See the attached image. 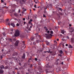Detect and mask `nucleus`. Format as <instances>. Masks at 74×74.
Returning <instances> with one entry per match:
<instances>
[{
	"label": "nucleus",
	"mask_w": 74,
	"mask_h": 74,
	"mask_svg": "<svg viewBox=\"0 0 74 74\" xmlns=\"http://www.w3.org/2000/svg\"><path fill=\"white\" fill-rule=\"evenodd\" d=\"M3 70H0V74H3Z\"/></svg>",
	"instance_id": "13"
},
{
	"label": "nucleus",
	"mask_w": 74,
	"mask_h": 74,
	"mask_svg": "<svg viewBox=\"0 0 74 74\" xmlns=\"http://www.w3.org/2000/svg\"><path fill=\"white\" fill-rule=\"evenodd\" d=\"M11 25L13 26V27H15V24L14 23H11L10 24Z\"/></svg>",
	"instance_id": "11"
},
{
	"label": "nucleus",
	"mask_w": 74,
	"mask_h": 74,
	"mask_svg": "<svg viewBox=\"0 0 74 74\" xmlns=\"http://www.w3.org/2000/svg\"><path fill=\"white\" fill-rule=\"evenodd\" d=\"M19 21H18V23H19V24H22V23H21V20L20 19H19Z\"/></svg>",
	"instance_id": "19"
},
{
	"label": "nucleus",
	"mask_w": 74,
	"mask_h": 74,
	"mask_svg": "<svg viewBox=\"0 0 74 74\" xmlns=\"http://www.w3.org/2000/svg\"><path fill=\"white\" fill-rule=\"evenodd\" d=\"M35 60H36V61H37V58H35Z\"/></svg>",
	"instance_id": "39"
},
{
	"label": "nucleus",
	"mask_w": 74,
	"mask_h": 74,
	"mask_svg": "<svg viewBox=\"0 0 74 74\" xmlns=\"http://www.w3.org/2000/svg\"><path fill=\"white\" fill-rule=\"evenodd\" d=\"M66 38H67L68 39H69V37L68 36H66Z\"/></svg>",
	"instance_id": "50"
},
{
	"label": "nucleus",
	"mask_w": 74,
	"mask_h": 74,
	"mask_svg": "<svg viewBox=\"0 0 74 74\" xmlns=\"http://www.w3.org/2000/svg\"><path fill=\"white\" fill-rule=\"evenodd\" d=\"M45 42L47 45H48L49 44V42L47 41H46Z\"/></svg>",
	"instance_id": "17"
},
{
	"label": "nucleus",
	"mask_w": 74,
	"mask_h": 74,
	"mask_svg": "<svg viewBox=\"0 0 74 74\" xmlns=\"http://www.w3.org/2000/svg\"><path fill=\"white\" fill-rule=\"evenodd\" d=\"M49 5L50 6V7H51V8H52V5L51 4H49Z\"/></svg>",
	"instance_id": "34"
},
{
	"label": "nucleus",
	"mask_w": 74,
	"mask_h": 74,
	"mask_svg": "<svg viewBox=\"0 0 74 74\" xmlns=\"http://www.w3.org/2000/svg\"><path fill=\"white\" fill-rule=\"evenodd\" d=\"M44 28L46 30V31H47L48 29H47V27H44Z\"/></svg>",
	"instance_id": "27"
},
{
	"label": "nucleus",
	"mask_w": 74,
	"mask_h": 74,
	"mask_svg": "<svg viewBox=\"0 0 74 74\" xmlns=\"http://www.w3.org/2000/svg\"><path fill=\"white\" fill-rule=\"evenodd\" d=\"M57 15L58 16V18L59 19H60V16H59V14H57Z\"/></svg>",
	"instance_id": "20"
},
{
	"label": "nucleus",
	"mask_w": 74,
	"mask_h": 74,
	"mask_svg": "<svg viewBox=\"0 0 74 74\" xmlns=\"http://www.w3.org/2000/svg\"><path fill=\"white\" fill-rule=\"evenodd\" d=\"M43 17H46V16H45V14H43Z\"/></svg>",
	"instance_id": "46"
},
{
	"label": "nucleus",
	"mask_w": 74,
	"mask_h": 74,
	"mask_svg": "<svg viewBox=\"0 0 74 74\" xmlns=\"http://www.w3.org/2000/svg\"><path fill=\"white\" fill-rule=\"evenodd\" d=\"M3 36H5V34L4 33H3Z\"/></svg>",
	"instance_id": "45"
},
{
	"label": "nucleus",
	"mask_w": 74,
	"mask_h": 74,
	"mask_svg": "<svg viewBox=\"0 0 74 74\" xmlns=\"http://www.w3.org/2000/svg\"><path fill=\"white\" fill-rule=\"evenodd\" d=\"M51 55L52 56H55V53H52Z\"/></svg>",
	"instance_id": "38"
},
{
	"label": "nucleus",
	"mask_w": 74,
	"mask_h": 74,
	"mask_svg": "<svg viewBox=\"0 0 74 74\" xmlns=\"http://www.w3.org/2000/svg\"><path fill=\"white\" fill-rule=\"evenodd\" d=\"M47 68H50L51 66H49V64H48L46 65Z\"/></svg>",
	"instance_id": "7"
},
{
	"label": "nucleus",
	"mask_w": 74,
	"mask_h": 74,
	"mask_svg": "<svg viewBox=\"0 0 74 74\" xmlns=\"http://www.w3.org/2000/svg\"><path fill=\"white\" fill-rule=\"evenodd\" d=\"M58 56H60V57H62V54H58Z\"/></svg>",
	"instance_id": "33"
},
{
	"label": "nucleus",
	"mask_w": 74,
	"mask_h": 74,
	"mask_svg": "<svg viewBox=\"0 0 74 74\" xmlns=\"http://www.w3.org/2000/svg\"><path fill=\"white\" fill-rule=\"evenodd\" d=\"M40 41L41 42V40H39V41L38 40H36V42L37 43H38L40 42Z\"/></svg>",
	"instance_id": "21"
},
{
	"label": "nucleus",
	"mask_w": 74,
	"mask_h": 74,
	"mask_svg": "<svg viewBox=\"0 0 74 74\" xmlns=\"http://www.w3.org/2000/svg\"><path fill=\"white\" fill-rule=\"evenodd\" d=\"M19 43V42H18V41H16V42L14 43V45L16 47V46H18V44Z\"/></svg>",
	"instance_id": "5"
},
{
	"label": "nucleus",
	"mask_w": 74,
	"mask_h": 74,
	"mask_svg": "<svg viewBox=\"0 0 74 74\" xmlns=\"http://www.w3.org/2000/svg\"><path fill=\"white\" fill-rule=\"evenodd\" d=\"M49 7V6H48V5H47L46 6V8H44L45 9H47V7Z\"/></svg>",
	"instance_id": "35"
},
{
	"label": "nucleus",
	"mask_w": 74,
	"mask_h": 74,
	"mask_svg": "<svg viewBox=\"0 0 74 74\" xmlns=\"http://www.w3.org/2000/svg\"><path fill=\"white\" fill-rule=\"evenodd\" d=\"M16 55H18V53H15Z\"/></svg>",
	"instance_id": "57"
},
{
	"label": "nucleus",
	"mask_w": 74,
	"mask_h": 74,
	"mask_svg": "<svg viewBox=\"0 0 74 74\" xmlns=\"http://www.w3.org/2000/svg\"><path fill=\"white\" fill-rule=\"evenodd\" d=\"M16 26H19V24L17 23L16 24Z\"/></svg>",
	"instance_id": "41"
},
{
	"label": "nucleus",
	"mask_w": 74,
	"mask_h": 74,
	"mask_svg": "<svg viewBox=\"0 0 74 74\" xmlns=\"http://www.w3.org/2000/svg\"><path fill=\"white\" fill-rule=\"evenodd\" d=\"M26 56V55H25V53H23V56L22 57V59H25V57Z\"/></svg>",
	"instance_id": "4"
},
{
	"label": "nucleus",
	"mask_w": 74,
	"mask_h": 74,
	"mask_svg": "<svg viewBox=\"0 0 74 74\" xmlns=\"http://www.w3.org/2000/svg\"><path fill=\"white\" fill-rule=\"evenodd\" d=\"M26 74H29V72L26 73Z\"/></svg>",
	"instance_id": "64"
},
{
	"label": "nucleus",
	"mask_w": 74,
	"mask_h": 74,
	"mask_svg": "<svg viewBox=\"0 0 74 74\" xmlns=\"http://www.w3.org/2000/svg\"><path fill=\"white\" fill-rule=\"evenodd\" d=\"M59 10H60L61 11H62V8H59Z\"/></svg>",
	"instance_id": "44"
},
{
	"label": "nucleus",
	"mask_w": 74,
	"mask_h": 74,
	"mask_svg": "<svg viewBox=\"0 0 74 74\" xmlns=\"http://www.w3.org/2000/svg\"><path fill=\"white\" fill-rule=\"evenodd\" d=\"M50 33H51V34H53V32L52 31H50Z\"/></svg>",
	"instance_id": "29"
},
{
	"label": "nucleus",
	"mask_w": 74,
	"mask_h": 74,
	"mask_svg": "<svg viewBox=\"0 0 74 74\" xmlns=\"http://www.w3.org/2000/svg\"><path fill=\"white\" fill-rule=\"evenodd\" d=\"M8 68V67L7 66H6L4 68L5 69H7Z\"/></svg>",
	"instance_id": "24"
},
{
	"label": "nucleus",
	"mask_w": 74,
	"mask_h": 74,
	"mask_svg": "<svg viewBox=\"0 0 74 74\" xmlns=\"http://www.w3.org/2000/svg\"><path fill=\"white\" fill-rule=\"evenodd\" d=\"M30 60H31V58H29V60L28 61L29 62H30Z\"/></svg>",
	"instance_id": "58"
},
{
	"label": "nucleus",
	"mask_w": 74,
	"mask_h": 74,
	"mask_svg": "<svg viewBox=\"0 0 74 74\" xmlns=\"http://www.w3.org/2000/svg\"><path fill=\"white\" fill-rule=\"evenodd\" d=\"M50 50H49V51H47V52H48V53H50Z\"/></svg>",
	"instance_id": "43"
},
{
	"label": "nucleus",
	"mask_w": 74,
	"mask_h": 74,
	"mask_svg": "<svg viewBox=\"0 0 74 74\" xmlns=\"http://www.w3.org/2000/svg\"><path fill=\"white\" fill-rule=\"evenodd\" d=\"M38 68L39 69H40V70H42V68H41V66H38Z\"/></svg>",
	"instance_id": "31"
},
{
	"label": "nucleus",
	"mask_w": 74,
	"mask_h": 74,
	"mask_svg": "<svg viewBox=\"0 0 74 74\" xmlns=\"http://www.w3.org/2000/svg\"><path fill=\"white\" fill-rule=\"evenodd\" d=\"M59 52L60 53H61V54H62L63 53V51L62 50H59Z\"/></svg>",
	"instance_id": "14"
},
{
	"label": "nucleus",
	"mask_w": 74,
	"mask_h": 74,
	"mask_svg": "<svg viewBox=\"0 0 74 74\" xmlns=\"http://www.w3.org/2000/svg\"><path fill=\"white\" fill-rule=\"evenodd\" d=\"M33 21V20L32 19H30V22H32Z\"/></svg>",
	"instance_id": "49"
},
{
	"label": "nucleus",
	"mask_w": 74,
	"mask_h": 74,
	"mask_svg": "<svg viewBox=\"0 0 74 74\" xmlns=\"http://www.w3.org/2000/svg\"><path fill=\"white\" fill-rule=\"evenodd\" d=\"M69 48H73V47L71 45H69Z\"/></svg>",
	"instance_id": "15"
},
{
	"label": "nucleus",
	"mask_w": 74,
	"mask_h": 74,
	"mask_svg": "<svg viewBox=\"0 0 74 74\" xmlns=\"http://www.w3.org/2000/svg\"><path fill=\"white\" fill-rule=\"evenodd\" d=\"M33 5V3H32L31 4L30 6L31 7H32Z\"/></svg>",
	"instance_id": "26"
},
{
	"label": "nucleus",
	"mask_w": 74,
	"mask_h": 74,
	"mask_svg": "<svg viewBox=\"0 0 74 74\" xmlns=\"http://www.w3.org/2000/svg\"><path fill=\"white\" fill-rule=\"evenodd\" d=\"M3 21H4L3 18H0V23H1V22H3Z\"/></svg>",
	"instance_id": "12"
},
{
	"label": "nucleus",
	"mask_w": 74,
	"mask_h": 74,
	"mask_svg": "<svg viewBox=\"0 0 74 74\" xmlns=\"http://www.w3.org/2000/svg\"><path fill=\"white\" fill-rule=\"evenodd\" d=\"M20 3L21 4H23V3H22V1H20Z\"/></svg>",
	"instance_id": "37"
},
{
	"label": "nucleus",
	"mask_w": 74,
	"mask_h": 74,
	"mask_svg": "<svg viewBox=\"0 0 74 74\" xmlns=\"http://www.w3.org/2000/svg\"><path fill=\"white\" fill-rule=\"evenodd\" d=\"M6 21H7V22H8V21H9V20L8 19H6Z\"/></svg>",
	"instance_id": "51"
},
{
	"label": "nucleus",
	"mask_w": 74,
	"mask_h": 74,
	"mask_svg": "<svg viewBox=\"0 0 74 74\" xmlns=\"http://www.w3.org/2000/svg\"><path fill=\"white\" fill-rule=\"evenodd\" d=\"M23 44H24V45H25V41H23Z\"/></svg>",
	"instance_id": "56"
},
{
	"label": "nucleus",
	"mask_w": 74,
	"mask_h": 74,
	"mask_svg": "<svg viewBox=\"0 0 74 74\" xmlns=\"http://www.w3.org/2000/svg\"><path fill=\"white\" fill-rule=\"evenodd\" d=\"M13 41H16V38H14L13 39Z\"/></svg>",
	"instance_id": "48"
},
{
	"label": "nucleus",
	"mask_w": 74,
	"mask_h": 74,
	"mask_svg": "<svg viewBox=\"0 0 74 74\" xmlns=\"http://www.w3.org/2000/svg\"><path fill=\"white\" fill-rule=\"evenodd\" d=\"M40 35H39V36H38V37H39V38H40V39H41V37H40Z\"/></svg>",
	"instance_id": "52"
},
{
	"label": "nucleus",
	"mask_w": 74,
	"mask_h": 74,
	"mask_svg": "<svg viewBox=\"0 0 74 74\" xmlns=\"http://www.w3.org/2000/svg\"><path fill=\"white\" fill-rule=\"evenodd\" d=\"M28 65H30V62H28Z\"/></svg>",
	"instance_id": "59"
},
{
	"label": "nucleus",
	"mask_w": 74,
	"mask_h": 74,
	"mask_svg": "<svg viewBox=\"0 0 74 74\" xmlns=\"http://www.w3.org/2000/svg\"><path fill=\"white\" fill-rule=\"evenodd\" d=\"M31 30V28H29V29L28 30L29 31H30Z\"/></svg>",
	"instance_id": "47"
},
{
	"label": "nucleus",
	"mask_w": 74,
	"mask_h": 74,
	"mask_svg": "<svg viewBox=\"0 0 74 74\" xmlns=\"http://www.w3.org/2000/svg\"><path fill=\"white\" fill-rule=\"evenodd\" d=\"M23 11H26V9H25V8H23Z\"/></svg>",
	"instance_id": "28"
},
{
	"label": "nucleus",
	"mask_w": 74,
	"mask_h": 74,
	"mask_svg": "<svg viewBox=\"0 0 74 74\" xmlns=\"http://www.w3.org/2000/svg\"><path fill=\"white\" fill-rule=\"evenodd\" d=\"M14 19L15 21H18L19 22V21H18V20L17 18H14Z\"/></svg>",
	"instance_id": "30"
},
{
	"label": "nucleus",
	"mask_w": 74,
	"mask_h": 74,
	"mask_svg": "<svg viewBox=\"0 0 74 74\" xmlns=\"http://www.w3.org/2000/svg\"><path fill=\"white\" fill-rule=\"evenodd\" d=\"M14 16H16V17H17V16H18V14L17 13H15L14 14Z\"/></svg>",
	"instance_id": "16"
},
{
	"label": "nucleus",
	"mask_w": 74,
	"mask_h": 74,
	"mask_svg": "<svg viewBox=\"0 0 74 74\" xmlns=\"http://www.w3.org/2000/svg\"><path fill=\"white\" fill-rule=\"evenodd\" d=\"M71 29L73 30L72 31H71V32H73V31H74V29H73V27H72L71 28Z\"/></svg>",
	"instance_id": "22"
},
{
	"label": "nucleus",
	"mask_w": 74,
	"mask_h": 74,
	"mask_svg": "<svg viewBox=\"0 0 74 74\" xmlns=\"http://www.w3.org/2000/svg\"><path fill=\"white\" fill-rule=\"evenodd\" d=\"M67 67H68V66H65L63 67V69H64V70H67Z\"/></svg>",
	"instance_id": "10"
},
{
	"label": "nucleus",
	"mask_w": 74,
	"mask_h": 74,
	"mask_svg": "<svg viewBox=\"0 0 74 74\" xmlns=\"http://www.w3.org/2000/svg\"><path fill=\"white\" fill-rule=\"evenodd\" d=\"M29 24H30V23H31V21H29Z\"/></svg>",
	"instance_id": "63"
},
{
	"label": "nucleus",
	"mask_w": 74,
	"mask_h": 74,
	"mask_svg": "<svg viewBox=\"0 0 74 74\" xmlns=\"http://www.w3.org/2000/svg\"><path fill=\"white\" fill-rule=\"evenodd\" d=\"M10 63H11V64H12V63H13V62H10Z\"/></svg>",
	"instance_id": "54"
},
{
	"label": "nucleus",
	"mask_w": 74,
	"mask_h": 74,
	"mask_svg": "<svg viewBox=\"0 0 74 74\" xmlns=\"http://www.w3.org/2000/svg\"><path fill=\"white\" fill-rule=\"evenodd\" d=\"M55 44H54L53 45V47L54 48L55 47Z\"/></svg>",
	"instance_id": "62"
},
{
	"label": "nucleus",
	"mask_w": 74,
	"mask_h": 74,
	"mask_svg": "<svg viewBox=\"0 0 74 74\" xmlns=\"http://www.w3.org/2000/svg\"><path fill=\"white\" fill-rule=\"evenodd\" d=\"M71 41L72 42H74V38H71Z\"/></svg>",
	"instance_id": "18"
},
{
	"label": "nucleus",
	"mask_w": 74,
	"mask_h": 74,
	"mask_svg": "<svg viewBox=\"0 0 74 74\" xmlns=\"http://www.w3.org/2000/svg\"><path fill=\"white\" fill-rule=\"evenodd\" d=\"M32 67H33V65L32 64H31L30 65V67L32 68Z\"/></svg>",
	"instance_id": "42"
},
{
	"label": "nucleus",
	"mask_w": 74,
	"mask_h": 74,
	"mask_svg": "<svg viewBox=\"0 0 74 74\" xmlns=\"http://www.w3.org/2000/svg\"><path fill=\"white\" fill-rule=\"evenodd\" d=\"M8 25L9 26H10V23H8Z\"/></svg>",
	"instance_id": "55"
},
{
	"label": "nucleus",
	"mask_w": 74,
	"mask_h": 74,
	"mask_svg": "<svg viewBox=\"0 0 74 74\" xmlns=\"http://www.w3.org/2000/svg\"><path fill=\"white\" fill-rule=\"evenodd\" d=\"M60 70H61V68L60 67H59L56 69V71L57 73H58V72L60 71Z\"/></svg>",
	"instance_id": "3"
},
{
	"label": "nucleus",
	"mask_w": 74,
	"mask_h": 74,
	"mask_svg": "<svg viewBox=\"0 0 74 74\" xmlns=\"http://www.w3.org/2000/svg\"><path fill=\"white\" fill-rule=\"evenodd\" d=\"M13 58L15 60V61L16 62H18V58H16V57H13Z\"/></svg>",
	"instance_id": "6"
},
{
	"label": "nucleus",
	"mask_w": 74,
	"mask_h": 74,
	"mask_svg": "<svg viewBox=\"0 0 74 74\" xmlns=\"http://www.w3.org/2000/svg\"><path fill=\"white\" fill-rule=\"evenodd\" d=\"M0 69H4V66L3 65L1 66Z\"/></svg>",
	"instance_id": "9"
},
{
	"label": "nucleus",
	"mask_w": 74,
	"mask_h": 74,
	"mask_svg": "<svg viewBox=\"0 0 74 74\" xmlns=\"http://www.w3.org/2000/svg\"><path fill=\"white\" fill-rule=\"evenodd\" d=\"M20 32L19 31L18 29H17L15 31V33L14 34V36L13 37H17L19 36Z\"/></svg>",
	"instance_id": "1"
},
{
	"label": "nucleus",
	"mask_w": 74,
	"mask_h": 74,
	"mask_svg": "<svg viewBox=\"0 0 74 74\" xmlns=\"http://www.w3.org/2000/svg\"><path fill=\"white\" fill-rule=\"evenodd\" d=\"M34 37H33V38H31V40L32 41H33V40H34Z\"/></svg>",
	"instance_id": "32"
},
{
	"label": "nucleus",
	"mask_w": 74,
	"mask_h": 74,
	"mask_svg": "<svg viewBox=\"0 0 74 74\" xmlns=\"http://www.w3.org/2000/svg\"><path fill=\"white\" fill-rule=\"evenodd\" d=\"M22 2L23 3H24V2H25V1L24 0H22Z\"/></svg>",
	"instance_id": "53"
},
{
	"label": "nucleus",
	"mask_w": 74,
	"mask_h": 74,
	"mask_svg": "<svg viewBox=\"0 0 74 74\" xmlns=\"http://www.w3.org/2000/svg\"><path fill=\"white\" fill-rule=\"evenodd\" d=\"M10 42H12V39H10Z\"/></svg>",
	"instance_id": "60"
},
{
	"label": "nucleus",
	"mask_w": 74,
	"mask_h": 74,
	"mask_svg": "<svg viewBox=\"0 0 74 74\" xmlns=\"http://www.w3.org/2000/svg\"><path fill=\"white\" fill-rule=\"evenodd\" d=\"M23 21H25V18H23Z\"/></svg>",
	"instance_id": "61"
},
{
	"label": "nucleus",
	"mask_w": 74,
	"mask_h": 74,
	"mask_svg": "<svg viewBox=\"0 0 74 74\" xmlns=\"http://www.w3.org/2000/svg\"><path fill=\"white\" fill-rule=\"evenodd\" d=\"M25 31H26V32H27V33H29V31L28 30H27L26 29H25Z\"/></svg>",
	"instance_id": "25"
},
{
	"label": "nucleus",
	"mask_w": 74,
	"mask_h": 74,
	"mask_svg": "<svg viewBox=\"0 0 74 74\" xmlns=\"http://www.w3.org/2000/svg\"><path fill=\"white\" fill-rule=\"evenodd\" d=\"M34 7L35 8H37V6H36V4L34 5Z\"/></svg>",
	"instance_id": "36"
},
{
	"label": "nucleus",
	"mask_w": 74,
	"mask_h": 74,
	"mask_svg": "<svg viewBox=\"0 0 74 74\" xmlns=\"http://www.w3.org/2000/svg\"><path fill=\"white\" fill-rule=\"evenodd\" d=\"M59 14H60V15H63V14L61 13H60Z\"/></svg>",
	"instance_id": "40"
},
{
	"label": "nucleus",
	"mask_w": 74,
	"mask_h": 74,
	"mask_svg": "<svg viewBox=\"0 0 74 74\" xmlns=\"http://www.w3.org/2000/svg\"><path fill=\"white\" fill-rule=\"evenodd\" d=\"M63 74H67V72H65V71L64 70H63L62 71Z\"/></svg>",
	"instance_id": "8"
},
{
	"label": "nucleus",
	"mask_w": 74,
	"mask_h": 74,
	"mask_svg": "<svg viewBox=\"0 0 74 74\" xmlns=\"http://www.w3.org/2000/svg\"><path fill=\"white\" fill-rule=\"evenodd\" d=\"M61 33H62V34H64V30H62Z\"/></svg>",
	"instance_id": "23"
},
{
	"label": "nucleus",
	"mask_w": 74,
	"mask_h": 74,
	"mask_svg": "<svg viewBox=\"0 0 74 74\" xmlns=\"http://www.w3.org/2000/svg\"><path fill=\"white\" fill-rule=\"evenodd\" d=\"M45 37L47 39H50L51 38L52 35L51 34H45Z\"/></svg>",
	"instance_id": "2"
}]
</instances>
